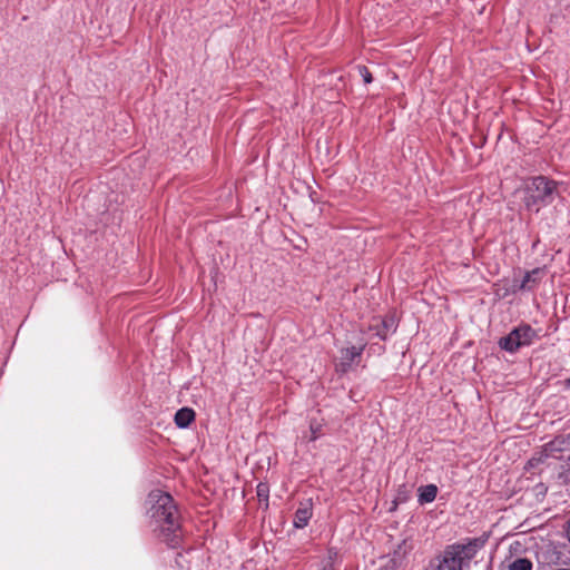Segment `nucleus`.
<instances>
[{
	"label": "nucleus",
	"instance_id": "nucleus-8",
	"mask_svg": "<svg viewBox=\"0 0 570 570\" xmlns=\"http://www.w3.org/2000/svg\"><path fill=\"white\" fill-rule=\"evenodd\" d=\"M312 517V509L305 504L299 507L294 514V525L295 528L302 529L307 525L309 519Z\"/></svg>",
	"mask_w": 570,
	"mask_h": 570
},
{
	"label": "nucleus",
	"instance_id": "nucleus-13",
	"mask_svg": "<svg viewBox=\"0 0 570 570\" xmlns=\"http://www.w3.org/2000/svg\"><path fill=\"white\" fill-rule=\"evenodd\" d=\"M424 570H444L439 556L430 560Z\"/></svg>",
	"mask_w": 570,
	"mask_h": 570
},
{
	"label": "nucleus",
	"instance_id": "nucleus-9",
	"mask_svg": "<svg viewBox=\"0 0 570 570\" xmlns=\"http://www.w3.org/2000/svg\"><path fill=\"white\" fill-rule=\"evenodd\" d=\"M195 419V412L189 407H183L175 414V423L178 428H187Z\"/></svg>",
	"mask_w": 570,
	"mask_h": 570
},
{
	"label": "nucleus",
	"instance_id": "nucleus-10",
	"mask_svg": "<svg viewBox=\"0 0 570 570\" xmlns=\"http://www.w3.org/2000/svg\"><path fill=\"white\" fill-rule=\"evenodd\" d=\"M419 492H420V494H419L420 502L429 503V502L434 501L436 493H438V488L434 484H429V485L421 487L419 489Z\"/></svg>",
	"mask_w": 570,
	"mask_h": 570
},
{
	"label": "nucleus",
	"instance_id": "nucleus-2",
	"mask_svg": "<svg viewBox=\"0 0 570 570\" xmlns=\"http://www.w3.org/2000/svg\"><path fill=\"white\" fill-rule=\"evenodd\" d=\"M483 546L480 539H473L465 544H452L439 556L444 570H463L469 567L478 550Z\"/></svg>",
	"mask_w": 570,
	"mask_h": 570
},
{
	"label": "nucleus",
	"instance_id": "nucleus-1",
	"mask_svg": "<svg viewBox=\"0 0 570 570\" xmlns=\"http://www.w3.org/2000/svg\"><path fill=\"white\" fill-rule=\"evenodd\" d=\"M147 503L150 525L157 538L170 548L181 541L180 517L174 499L160 490L151 491Z\"/></svg>",
	"mask_w": 570,
	"mask_h": 570
},
{
	"label": "nucleus",
	"instance_id": "nucleus-5",
	"mask_svg": "<svg viewBox=\"0 0 570 570\" xmlns=\"http://www.w3.org/2000/svg\"><path fill=\"white\" fill-rule=\"evenodd\" d=\"M362 351H363V346H361V347L352 346V347L342 350L340 362L336 365L337 371H340L342 373L347 372L351 368L352 364L357 358H360Z\"/></svg>",
	"mask_w": 570,
	"mask_h": 570
},
{
	"label": "nucleus",
	"instance_id": "nucleus-18",
	"mask_svg": "<svg viewBox=\"0 0 570 570\" xmlns=\"http://www.w3.org/2000/svg\"><path fill=\"white\" fill-rule=\"evenodd\" d=\"M392 325H393V321H392V320H391V322H390V323L384 322V326H385V327H389V326H392Z\"/></svg>",
	"mask_w": 570,
	"mask_h": 570
},
{
	"label": "nucleus",
	"instance_id": "nucleus-7",
	"mask_svg": "<svg viewBox=\"0 0 570 570\" xmlns=\"http://www.w3.org/2000/svg\"><path fill=\"white\" fill-rule=\"evenodd\" d=\"M544 275H546L544 267H538L530 272H527L521 284H520V289H522V291L533 289L541 282V279Z\"/></svg>",
	"mask_w": 570,
	"mask_h": 570
},
{
	"label": "nucleus",
	"instance_id": "nucleus-4",
	"mask_svg": "<svg viewBox=\"0 0 570 570\" xmlns=\"http://www.w3.org/2000/svg\"><path fill=\"white\" fill-rule=\"evenodd\" d=\"M535 332L529 326L523 325L514 328L509 335L502 337L499 342L500 347L508 352H515L518 348L532 343Z\"/></svg>",
	"mask_w": 570,
	"mask_h": 570
},
{
	"label": "nucleus",
	"instance_id": "nucleus-3",
	"mask_svg": "<svg viewBox=\"0 0 570 570\" xmlns=\"http://www.w3.org/2000/svg\"><path fill=\"white\" fill-rule=\"evenodd\" d=\"M557 184L546 177L539 176L524 188L523 203L530 212L538 213L542 205L551 203Z\"/></svg>",
	"mask_w": 570,
	"mask_h": 570
},
{
	"label": "nucleus",
	"instance_id": "nucleus-11",
	"mask_svg": "<svg viewBox=\"0 0 570 570\" xmlns=\"http://www.w3.org/2000/svg\"><path fill=\"white\" fill-rule=\"evenodd\" d=\"M256 492H257V497L259 499V501H265V507L267 508L268 507V493H269V488L266 483H259L256 488Z\"/></svg>",
	"mask_w": 570,
	"mask_h": 570
},
{
	"label": "nucleus",
	"instance_id": "nucleus-19",
	"mask_svg": "<svg viewBox=\"0 0 570 570\" xmlns=\"http://www.w3.org/2000/svg\"><path fill=\"white\" fill-rule=\"evenodd\" d=\"M379 335L384 340L385 338V334H381L379 333Z\"/></svg>",
	"mask_w": 570,
	"mask_h": 570
},
{
	"label": "nucleus",
	"instance_id": "nucleus-12",
	"mask_svg": "<svg viewBox=\"0 0 570 570\" xmlns=\"http://www.w3.org/2000/svg\"><path fill=\"white\" fill-rule=\"evenodd\" d=\"M532 563L528 559H517L510 564V570H531Z\"/></svg>",
	"mask_w": 570,
	"mask_h": 570
},
{
	"label": "nucleus",
	"instance_id": "nucleus-15",
	"mask_svg": "<svg viewBox=\"0 0 570 570\" xmlns=\"http://www.w3.org/2000/svg\"><path fill=\"white\" fill-rule=\"evenodd\" d=\"M543 456L544 455H540L539 458H532L530 461H529V464L531 466H535L537 464L541 463L542 460H543Z\"/></svg>",
	"mask_w": 570,
	"mask_h": 570
},
{
	"label": "nucleus",
	"instance_id": "nucleus-17",
	"mask_svg": "<svg viewBox=\"0 0 570 570\" xmlns=\"http://www.w3.org/2000/svg\"><path fill=\"white\" fill-rule=\"evenodd\" d=\"M567 534H568V538H569V540H570V521L568 522Z\"/></svg>",
	"mask_w": 570,
	"mask_h": 570
},
{
	"label": "nucleus",
	"instance_id": "nucleus-16",
	"mask_svg": "<svg viewBox=\"0 0 570 570\" xmlns=\"http://www.w3.org/2000/svg\"><path fill=\"white\" fill-rule=\"evenodd\" d=\"M320 429V426L317 428H314V425L312 424L311 425V430H312V433H313V436L311 438V440H315L316 439V431Z\"/></svg>",
	"mask_w": 570,
	"mask_h": 570
},
{
	"label": "nucleus",
	"instance_id": "nucleus-14",
	"mask_svg": "<svg viewBox=\"0 0 570 570\" xmlns=\"http://www.w3.org/2000/svg\"><path fill=\"white\" fill-rule=\"evenodd\" d=\"M358 72L365 83H371L373 78L370 70L365 66H358Z\"/></svg>",
	"mask_w": 570,
	"mask_h": 570
},
{
	"label": "nucleus",
	"instance_id": "nucleus-6",
	"mask_svg": "<svg viewBox=\"0 0 570 570\" xmlns=\"http://www.w3.org/2000/svg\"><path fill=\"white\" fill-rule=\"evenodd\" d=\"M411 550L412 546L406 540H403L397 544L392 558L390 559V563L386 564V567L391 570L399 569L403 564L405 557Z\"/></svg>",
	"mask_w": 570,
	"mask_h": 570
}]
</instances>
